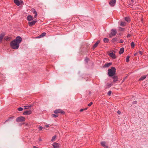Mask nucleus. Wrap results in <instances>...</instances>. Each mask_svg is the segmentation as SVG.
I'll list each match as a JSON object with an SVG mask.
<instances>
[{"label": "nucleus", "mask_w": 148, "mask_h": 148, "mask_svg": "<svg viewBox=\"0 0 148 148\" xmlns=\"http://www.w3.org/2000/svg\"><path fill=\"white\" fill-rule=\"evenodd\" d=\"M109 41V39L107 38H105L104 39H103V42L105 43H108Z\"/></svg>", "instance_id": "4be33fe9"}, {"label": "nucleus", "mask_w": 148, "mask_h": 148, "mask_svg": "<svg viewBox=\"0 0 148 148\" xmlns=\"http://www.w3.org/2000/svg\"><path fill=\"white\" fill-rule=\"evenodd\" d=\"M137 103V101H134L133 102V103Z\"/></svg>", "instance_id": "37998d69"}, {"label": "nucleus", "mask_w": 148, "mask_h": 148, "mask_svg": "<svg viewBox=\"0 0 148 148\" xmlns=\"http://www.w3.org/2000/svg\"><path fill=\"white\" fill-rule=\"evenodd\" d=\"M51 116L52 117H54V118H56V117L58 116V115L55 114H52Z\"/></svg>", "instance_id": "c756f323"}, {"label": "nucleus", "mask_w": 148, "mask_h": 148, "mask_svg": "<svg viewBox=\"0 0 148 148\" xmlns=\"http://www.w3.org/2000/svg\"><path fill=\"white\" fill-rule=\"evenodd\" d=\"M33 147H34V148H37V147L36 146H33Z\"/></svg>", "instance_id": "a18cd8bd"}, {"label": "nucleus", "mask_w": 148, "mask_h": 148, "mask_svg": "<svg viewBox=\"0 0 148 148\" xmlns=\"http://www.w3.org/2000/svg\"><path fill=\"white\" fill-rule=\"evenodd\" d=\"M116 3V0H111L109 2V4L112 6L114 5Z\"/></svg>", "instance_id": "423d86ee"}, {"label": "nucleus", "mask_w": 148, "mask_h": 148, "mask_svg": "<svg viewBox=\"0 0 148 148\" xmlns=\"http://www.w3.org/2000/svg\"><path fill=\"white\" fill-rule=\"evenodd\" d=\"M33 13L35 14L34 18H36L37 15V13L35 9H34L32 10Z\"/></svg>", "instance_id": "a211bd4d"}, {"label": "nucleus", "mask_w": 148, "mask_h": 148, "mask_svg": "<svg viewBox=\"0 0 148 148\" xmlns=\"http://www.w3.org/2000/svg\"><path fill=\"white\" fill-rule=\"evenodd\" d=\"M39 141H41L42 140V139H41L40 138L39 139Z\"/></svg>", "instance_id": "09e8293b"}, {"label": "nucleus", "mask_w": 148, "mask_h": 148, "mask_svg": "<svg viewBox=\"0 0 148 148\" xmlns=\"http://www.w3.org/2000/svg\"><path fill=\"white\" fill-rule=\"evenodd\" d=\"M25 117L23 116L18 117L16 119V121L17 122H19L24 121H25Z\"/></svg>", "instance_id": "7ed1b4c3"}, {"label": "nucleus", "mask_w": 148, "mask_h": 148, "mask_svg": "<svg viewBox=\"0 0 148 148\" xmlns=\"http://www.w3.org/2000/svg\"><path fill=\"white\" fill-rule=\"evenodd\" d=\"M112 64V63L109 62L108 63H106L103 66V68H107V67H109Z\"/></svg>", "instance_id": "9b49d317"}, {"label": "nucleus", "mask_w": 148, "mask_h": 148, "mask_svg": "<svg viewBox=\"0 0 148 148\" xmlns=\"http://www.w3.org/2000/svg\"><path fill=\"white\" fill-rule=\"evenodd\" d=\"M52 145L54 148H59V147L60 144L57 143H54Z\"/></svg>", "instance_id": "0eeeda50"}, {"label": "nucleus", "mask_w": 148, "mask_h": 148, "mask_svg": "<svg viewBox=\"0 0 148 148\" xmlns=\"http://www.w3.org/2000/svg\"><path fill=\"white\" fill-rule=\"evenodd\" d=\"M117 113L119 114H120L121 113V111L118 110L117 111Z\"/></svg>", "instance_id": "58836bf2"}, {"label": "nucleus", "mask_w": 148, "mask_h": 148, "mask_svg": "<svg viewBox=\"0 0 148 148\" xmlns=\"http://www.w3.org/2000/svg\"><path fill=\"white\" fill-rule=\"evenodd\" d=\"M133 0H131V1L132 2H133Z\"/></svg>", "instance_id": "603ef678"}, {"label": "nucleus", "mask_w": 148, "mask_h": 148, "mask_svg": "<svg viewBox=\"0 0 148 148\" xmlns=\"http://www.w3.org/2000/svg\"><path fill=\"white\" fill-rule=\"evenodd\" d=\"M131 36V35H130V34H128L127 36V37L128 38H129V37H130V36Z\"/></svg>", "instance_id": "ea45409f"}, {"label": "nucleus", "mask_w": 148, "mask_h": 148, "mask_svg": "<svg viewBox=\"0 0 148 148\" xmlns=\"http://www.w3.org/2000/svg\"><path fill=\"white\" fill-rule=\"evenodd\" d=\"M32 106V105H30L29 106H24L25 109H28V108H31V107Z\"/></svg>", "instance_id": "b1692460"}, {"label": "nucleus", "mask_w": 148, "mask_h": 148, "mask_svg": "<svg viewBox=\"0 0 148 148\" xmlns=\"http://www.w3.org/2000/svg\"><path fill=\"white\" fill-rule=\"evenodd\" d=\"M5 34L4 33H1L0 34V42H2L3 39L5 36Z\"/></svg>", "instance_id": "9d476101"}, {"label": "nucleus", "mask_w": 148, "mask_h": 148, "mask_svg": "<svg viewBox=\"0 0 148 148\" xmlns=\"http://www.w3.org/2000/svg\"><path fill=\"white\" fill-rule=\"evenodd\" d=\"M18 110L19 111H22L23 110V109L22 108H18Z\"/></svg>", "instance_id": "72a5a7b5"}, {"label": "nucleus", "mask_w": 148, "mask_h": 148, "mask_svg": "<svg viewBox=\"0 0 148 148\" xmlns=\"http://www.w3.org/2000/svg\"><path fill=\"white\" fill-rule=\"evenodd\" d=\"M84 110V109H81V110H80V111H81V112H82V111H83Z\"/></svg>", "instance_id": "c03bdc74"}, {"label": "nucleus", "mask_w": 148, "mask_h": 148, "mask_svg": "<svg viewBox=\"0 0 148 148\" xmlns=\"http://www.w3.org/2000/svg\"><path fill=\"white\" fill-rule=\"evenodd\" d=\"M100 42V40H97L96 42L94 44V45L93 47V48L95 49V48L96 47H97L98 46Z\"/></svg>", "instance_id": "ddd939ff"}, {"label": "nucleus", "mask_w": 148, "mask_h": 148, "mask_svg": "<svg viewBox=\"0 0 148 148\" xmlns=\"http://www.w3.org/2000/svg\"><path fill=\"white\" fill-rule=\"evenodd\" d=\"M124 51V47H122L120 49V50L119 51V53L120 54H122L123 53Z\"/></svg>", "instance_id": "dca6fc26"}, {"label": "nucleus", "mask_w": 148, "mask_h": 148, "mask_svg": "<svg viewBox=\"0 0 148 148\" xmlns=\"http://www.w3.org/2000/svg\"><path fill=\"white\" fill-rule=\"evenodd\" d=\"M54 113L55 114H58V113H61V114H64V111L62 110H60V109H58V110H55L54 112Z\"/></svg>", "instance_id": "39448f33"}, {"label": "nucleus", "mask_w": 148, "mask_h": 148, "mask_svg": "<svg viewBox=\"0 0 148 148\" xmlns=\"http://www.w3.org/2000/svg\"><path fill=\"white\" fill-rule=\"evenodd\" d=\"M113 81L114 82H115L118 80V77L117 76H114L113 77Z\"/></svg>", "instance_id": "412c9836"}, {"label": "nucleus", "mask_w": 148, "mask_h": 148, "mask_svg": "<svg viewBox=\"0 0 148 148\" xmlns=\"http://www.w3.org/2000/svg\"><path fill=\"white\" fill-rule=\"evenodd\" d=\"M106 143L104 141L101 142V144L103 147H106Z\"/></svg>", "instance_id": "5701e85b"}, {"label": "nucleus", "mask_w": 148, "mask_h": 148, "mask_svg": "<svg viewBox=\"0 0 148 148\" xmlns=\"http://www.w3.org/2000/svg\"><path fill=\"white\" fill-rule=\"evenodd\" d=\"M138 53H135L134 54V56H136Z\"/></svg>", "instance_id": "de8ad7c7"}, {"label": "nucleus", "mask_w": 148, "mask_h": 148, "mask_svg": "<svg viewBox=\"0 0 148 148\" xmlns=\"http://www.w3.org/2000/svg\"><path fill=\"white\" fill-rule=\"evenodd\" d=\"M37 21V20L33 21L32 22H28V24L29 25L31 26L33 25H34L35 23H36V22Z\"/></svg>", "instance_id": "1a4fd4ad"}, {"label": "nucleus", "mask_w": 148, "mask_h": 148, "mask_svg": "<svg viewBox=\"0 0 148 148\" xmlns=\"http://www.w3.org/2000/svg\"><path fill=\"white\" fill-rule=\"evenodd\" d=\"M49 125H45V127H49Z\"/></svg>", "instance_id": "49530a36"}, {"label": "nucleus", "mask_w": 148, "mask_h": 148, "mask_svg": "<svg viewBox=\"0 0 148 148\" xmlns=\"http://www.w3.org/2000/svg\"><path fill=\"white\" fill-rule=\"evenodd\" d=\"M88 58H86L85 59V60L86 62H87L88 61Z\"/></svg>", "instance_id": "79ce46f5"}, {"label": "nucleus", "mask_w": 148, "mask_h": 148, "mask_svg": "<svg viewBox=\"0 0 148 148\" xmlns=\"http://www.w3.org/2000/svg\"><path fill=\"white\" fill-rule=\"evenodd\" d=\"M33 17L31 15H28L27 16V20L28 21H31L33 20Z\"/></svg>", "instance_id": "2eb2a0df"}, {"label": "nucleus", "mask_w": 148, "mask_h": 148, "mask_svg": "<svg viewBox=\"0 0 148 148\" xmlns=\"http://www.w3.org/2000/svg\"><path fill=\"white\" fill-rule=\"evenodd\" d=\"M123 40H121L120 41V43H123Z\"/></svg>", "instance_id": "a19ab883"}, {"label": "nucleus", "mask_w": 148, "mask_h": 148, "mask_svg": "<svg viewBox=\"0 0 148 148\" xmlns=\"http://www.w3.org/2000/svg\"><path fill=\"white\" fill-rule=\"evenodd\" d=\"M46 34V33H42L40 35L38 36V38H40V37H43V36H45Z\"/></svg>", "instance_id": "6ab92c4d"}, {"label": "nucleus", "mask_w": 148, "mask_h": 148, "mask_svg": "<svg viewBox=\"0 0 148 148\" xmlns=\"http://www.w3.org/2000/svg\"><path fill=\"white\" fill-rule=\"evenodd\" d=\"M32 112L31 110L26 111L23 113V114L24 115H29L31 114Z\"/></svg>", "instance_id": "6e6552de"}, {"label": "nucleus", "mask_w": 148, "mask_h": 148, "mask_svg": "<svg viewBox=\"0 0 148 148\" xmlns=\"http://www.w3.org/2000/svg\"><path fill=\"white\" fill-rule=\"evenodd\" d=\"M109 55L113 59H115L116 58L115 55L113 52H111L109 54Z\"/></svg>", "instance_id": "f8f14e48"}, {"label": "nucleus", "mask_w": 148, "mask_h": 148, "mask_svg": "<svg viewBox=\"0 0 148 148\" xmlns=\"http://www.w3.org/2000/svg\"><path fill=\"white\" fill-rule=\"evenodd\" d=\"M117 33V32L116 29H112L111 32L110 34V36L111 37V36H115Z\"/></svg>", "instance_id": "20e7f679"}, {"label": "nucleus", "mask_w": 148, "mask_h": 148, "mask_svg": "<svg viewBox=\"0 0 148 148\" xmlns=\"http://www.w3.org/2000/svg\"><path fill=\"white\" fill-rule=\"evenodd\" d=\"M43 129V127L42 126H40L39 127V130H41Z\"/></svg>", "instance_id": "e433bc0d"}, {"label": "nucleus", "mask_w": 148, "mask_h": 148, "mask_svg": "<svg viewBox=\"0 0 148 148\" xmlns=\"http://www.w3.org/2000/svg\"><path fill=\"white\" fill-rule=\"evenodd\" d=\"M56 136H53L52 137V139L51 140V141H54V140H55L56 138Z\"/></svg>", "instance_id": "bb28decb"}, {"label": "nucleus", "mask_w": 148, "mask_h": 148, "mask_svg": "<svg viewBox=\"0 0 148 148\" xmlns=\"http://www.w3.org/2000/svg\"><path fill=\"white\" fill-rule=\"evenodd\" d=\"M117 38H113L112 40V42H114L116 41Z\"/></svg>", "instance_id": "c85d7f7f"}, {"label": "nucleus", "mask_w": 148, "mask_h": 148, "mask_svg": "<svg viewBox=\"0 0 148 148\" xmlns=\"http://www.w3.org/2000/svg\"><path fill=\"white\" fill-rule=\"evenodd\" d=\"M22 38L20 36H17L15 39L12 41L10 46L12 48L14 49H17L19 46V44L21 42Z\"/></svg>", "instance_id": "f257e3e1"}, {"label": "nucleus", "mask_w": 148, "mask_h": 148, "mask_svg": "<svg viewBox=\"0 0 148 148\" xmlns=\"http://www.w3.org/2000/svg\"><path fill=\"white\" fill-rule=\"evenodd\" d=\"M125 25V22H121L120 23V25L122 26H123Z\"/></svg>", "instance_id": "2f4dec72"}, {"label": "nucleus", "mask_w": 148, "mask_h": 148, "mask_svg": "<svg viewBox=\"0 0 148 148\" xmlns=\"http://www.w3.org/2000/svg\"><path fill=\"white\" fill-rule=\"evenodd\" d=\"M125 20L127 22H129L130 21V20L129 17H125Z\"/></svg>", "instance_id": "393cba45"}, {"label": "nucleus", "mask_w": 148, "mask_h": 148, "mask_svg": "<svg viewBox=\"0 0 148 148\" xmlns=\"http://www.w3.org/2000/svg\"><path fill=\"white\" fill-rule=\"evenodd\" d=\"M92 104H93L92 102H91L88 104V106H91L92 105Z\"/></svg>", "instance_id": "c9c22d12"}, {"label": "nucleus", "mask_w": 148, "mask_h": 148, "mask_svg": "<svg viewBox=\"0 0 148 148\" xmlns=\"http://www.w3.org/2000/svg\"><path fill=\"white\" fill-rule=\"evenodd\" d=\"M105 148H108V146H106Z\"/></svg>", "instance_id": "3c124183"}, {"label": "nucleus", "mask_w": 148, "mask_h": 148, "mask_svg": "<svg viewBox=\"0 0 148 148\" xmlns=\"http://www.w3.org/2000/svg\"><path fill=\"white\" fill-rule=\"evenodd\" d=\"M130 56H127V58L126 59V62H128L129 61V58H130Z\"/></svg>", "instance_id": "a878e982"}, {"label": "nucleus", "mask_w": 148, "mask_h": 148, "mask_svg": "<svg viewBox=\"0 0 148 148\" xmlns=\"http://www.w3.org/2000/svg\"><path fill=\"white\" fill-rule=\"evenodd\" d=\"M87 109V108H85L84 109V110H86V109Z\"/></svg>", "instance_id": "8fccbe9b"}, {"label": "nucleus", "mask_w": 148, "mask_h": 148, "mask_svg": "<svg viewBox=\"0 0 148 148\" xmlns=\"http://www.w3.org/2000/svg\"><path fill=\"white\" fill-rule=\"evenodd\" d=\"M147 77V75H143V76H141L140 78L139 79V80H143V79H145V78H146Z\"/></svg>", "instance_id": "aec40b11"}, {"label": "nucleus", "mask_w": 148, "mask_h": 148, "mask_svg": "<svg viewBox=\"0 0 148 148\" xmlns=\"http://www.w3.org/2000/svg\"><path fill=\"white\" fill-rule=\"evenodd\" d=\"M14 118V116H12L11 117H10L8 119L5 121V122L8 121H10L11 119H12L13 118Z\"/></svg>", "instance_id": "7c9ffc66"}, {"label": "nucleus", "mask_w": 148, "mask_h": 148, "mask_svg": "<svg viewBox=\"0 0 148 148\" xmlns=\"http://www.w3.org/2000/svg\"><path fill=\"white\" fill-rule=\"evenodd\" d=\"M131 45L132 48H134L135 46L134 43L132 42L131 43Z\"/></svg>", "instance_id": "cd10ccee"}, {"label": "nucleus", "mask_w": 148, "mask_h": 148, "mask_svg": "<svg viewBox=\"0 0 148 148\" xmlns=\"http://www.w3.org/2000/svg\"><path fill=\"white\" fill-rule=\"evenodd\" d=\"M138 53H139L140 55H142V54L143 53L142 51H138Z\"/></svg>", "instance_id": "4c0bfd02"}, {"label": "nucleus", "mask_w": 148, "mask_h": 148, "mask_svg": "<svg viewBox=\"0 0 148 148\" xmlns=\"http://www.w3.org/2000/svg\"><path fill=\"white\" fill-rule=\"evenodd\" d=\"M11 39L10 37H8V36H5L4 38V40L5 41H10Z\"/></svg>", "instance_id": "4468645a"}, {"label": "nucleus", "mask_w": 148, "mask_h": 148, "mask_svg": "<svg viewBox=\"0 0 148 148\" xmlns=\"http://www.w3.org/2000/svg\"><path fill=\"white\" fill-rule=\"evenodd\" d=\"M116 68L114 67H112L110 69H108V74L109 76L111 77L115 74Z\"/></svg>", "instance_id": "f03ea898"}, {"label": "nucleus", "mask_w": 148, "mask_h": 148, "mask_svg": "<svg viewBox=\"0 0 148 148\" xmlns=\"http://www.w3.org/2000/svg\"><path fill=\"white\" fill-rule=\"evenodd\" d=\"M124 30V28H123V27H119V30L120 31H123V30Z\"/></svg>", "instance_id": "f704fd0d"}, {"label": "nucleus", "mask_w": 148, "mask_h": 148, "mask_svg": "<svg viewBox=\"0 0 148 148\" xmlns=\"http://www.w3.org/2000/svg\"><path fill=\"white\" fill-rule=\"evenodd\" d=\"M111 93H112V91H111V90H109V91L108 92V95H109V96H110V95H111Z\"/></svg>", "instance_id": "473e14b6"}, {"label": "nucleus", "mask_w": 148, "mask_h": 148, "mask_svg": "<svg viewBox=\"0 0 148 148\" xmlns=\"http://www.w3.org/2000/svg\"><path fill=\"white\" fill-rule=\"evenodd\" d=\"M14 2L16 5H20V3L19 1L18 0H14Z\"/></svg>", "instance_id": "f3484780"}]
</instances>
